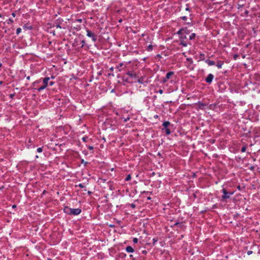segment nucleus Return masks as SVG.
<instances>
[{"label":"nucleus","instance_id":"11","mask_svg":"<svg viewBox=\"0 0 260 260\" xmlns=\"http://www.w3.org/2000/svg\"><path fill=\"white\" fill-rule=\"evenodd\" d=\"M170 124V123L169 121H165L162 123V125L165 127L167 128V127Z\"/></svg>","mask_w":260,"mask_h":260},{"label":"nucleus","instance_id":"38","mask_svg":"<svg viewBox=\"0 0 260 260\" xmlns=\"http://www.w3.org/2000/svg\"><path fill=\"white\" fill-rule=\"evenodd\" d=\"M181 44H182L183 45V46H186V44L182 43Z\"/></svg>","mask_w":260,"mask_h":260},{"label":"nucleus","instance_id":"1","mask_svg":"<svg viewBox=\"0 0 260 260\" xmlns=\"http://www.w3.org/2000/svg\"><path fill=\"white\" fill-rule=\"evenodd\" d=\"M66 212L70 215H77L81 212V210L79 208L72 209L67 208Z\"/></svg>","mask_w":260,"mask_h":260},{"label":"nucleus","instance_id":"17","mask_svg":"<svg viewBox=\"0 0 260 260\" xmlns=\"http://www.w3.org/2000/svg\"><path fill=\"white\" fill-rule=\"evenodd\" d=\"M204 54L203 53H200V57L201 59L204 60Z\"/></svg>","mask_w":260,"mask_h":260},{"label":"nucleus","instance_id":"48","mask_svg":"<svg viewBox=\"0 0 260 260\" xmlns=\"http://www.w3.org/2000/svg\"><path fill=\"white\" fill-rule=\"evenodd\" d=\"M153 240H154V242H155L156 241L154 240V239H153Z\"/></svg>","mask_w":260,"mask_h":260},{"label":"nucleus","instance_id":"20","mask_svg":"<svg viewBox=\"0 0 260 260\" xmlns=\"http://www.w3.org/2000/svg\"><path fill=\"white\" fill-rule=\"evenodd\" d=\"M21 31V29L20 28H18L16 30V34L18 35Z\"/></svg>","mask_w":260,"mask_h":260},{"label":"nucleus","instance_id":"40","mask_svg":"<svg viewBox=\"0 0 260 260\" xmlns=\"http://www.w3.org/2000/svg\"><path fill=\"white\" fill-rule=\"evenodd\" d=\"M26 79L27 80H29V76L27 77Z\"/></svg>","mask_w":260,"mask_h":260},{"label":"nucleus","instance_id":"8","mask_svg":"<svg viewBox=\"0 0 260 260\" xmlns=\"http://www.w3.org/2000/svg\"><path fill=\"white\" fill-rule=\"evenodd\" d=\"M214 76L212 74H210L207 77L206 81H212L213 79Z\"/></svg>","mask_w":260,"mask_h":260},{"label":"nucleus","instance_id":"35","mask_svg":"<svg viewBox=\"0 0 260 260\" xmlns=\"http://www.w3.org/2000/svg\"><path fill=\"white\" fill-rule=\"evenodd\" d=\"M53 83L54 82H50V85L52 86L53 85Z\"/></svg>","mask_w":260,"mask_h":260},{"label":"nucleus","instance_id":"12","mask_svg":"<svg viewBox=\"0 0 260 260\" xmlns=\"http://www.w3.org/2000/svg\"><path fill=\"white\" fill-rule=\"evenodd\" d=\"M184 30H185V29H184V28H181L180 29H179V30L177 31V34L178 35H182V32H183V31H184Z\"/></svg>","mask_w":260,"mask_h":260},{"label":"nucleus","instance_id":"34","mask_svg":"<svg viewBox=\"0 0 260 260\" xmlns=\"http://www.w3.org/2000/svg\"><path fill=\"white\" fill-rule=\"evenodd\" d=\"M127 74H128V75H130V76H132V73H129V72H128V73H127Z\"/></svg>","mask_w":260,"mask_h":260},{"label":"nucleus","instance_id":"51","mask_svg":"<svg viewBox=\"0 0 260 260\" xmlns=\"http://www.w3.org/2000/svg\"><path fill=\"white\" fill-rule=\"evenodd\" d=\"M133 260H136L135 259H133Z\"/></svg>","mask_w":260,"mask_h":260},{"label":"nucleus","instance_id":"45","mask_svg":"<svg viewBox=\"0 0 260 260\" xmlns=\"http://www.w3.org/2000/svg\"><path fill=\"white\" fill-rule=\"evenodd\" d=\"M157 115L154 116V117H157Z\"/></svg>","mask_w":260,"mask_h":260},{"label":"nucleus","instance_id":"25","mask_svg":"<svg viewBox=\"0 0 260 260\" xmlns=\"http://www.w3.org/2000/svg\"><path fill=\"white\" fill-rule=\"evenodd\" d=\"M130 206H131L132 208H133V209L135 208V207H136V205H135V204H131L130 205Z\"/></svg>","mask_w":260,"mask_h":260},{"label":"nucleus","instance_id":"3","mask_svg":"<svg viewBox=\"0 0 260 260\" xmlns=\"http://www.w3.org/2000/svg\"><path fill=\"white\" fill-rule=\"evenodd\" d=\"M86 32H87V36H88L89 38H92V41L95 42L96 41V38L95 36V35L90 30L87 29H86Z\"/></svg>","mask_w":260,"mask_h":260},{"label":"nucleus","instance_id":"9","mask_svg":"<svg viewBox=\"0 0 260 260\" xmlns=\"http://www.w3.org/2000/svg\"><path fill=\"white\" fill-rule=\"evenodd\" d=\"M126 251L127 252L132 253L134 251L133 248L130 246H127L125 248Z\"/></svg>","mask_w":260,"mask_h":260},{"label":"nucleus","instance_id":"36","mask_svg":"<svg viewBox=\"0 0 260 260\" xmlns=\"http://www.w3.org/2000/svg\"><path fill=\"white\" fill-rule=\"evenodd\" d=\"M82 140L83 141L85 142L86 141V138H82Z\"/></svg>","mask_w":260,"mask_h":260},{"label":"nucleus","instance_id":"49","mask_svg":"<svg viewBox=\"0 0 260 260\" xmlns=\"http://www.w3.org/2000/svg\"><path fill=\"white\" fill-rule=\"evenodd\" d=\"M153 240H154V242H155L156 241L154 240V239H153Z\"/></svg>","mask_w":260,"mask_h":260},{"label":"nucleus","instance_id":"24","mask_svg":"<svg viewBox=\"0 0 260 260\" xmlns=\"http://www.w3.org/2000/svg\"><path fill=\"white\" fill-rule=\"evenodd\" d=\"M50 79V78L49 77H46V78H44L43 79V81H44V82H46V81H48V80Z\"/></svg>","mask_w":260,"mask_h":260},{"label":"nucleus","instance_id":"16","mask_svg":"<svg viewBox=\"0 0 260 260\" xmlns=\"http://www.w3.org/2000/svg\"><path fill=\"white\" fill-rule=\"evenodd\" d=\"M131 179V176L130 174H128L126 177V178L125 179V180L126 181H128L130 180Z\"/></svg>","mask_w":260,"mask_h":260},{"label":"nucleus","instance_id":"15","mask_svg":"<svg viewBox=\"0 0 260 260\" xmlns=\"http://www.w3.org/2000/svg\"><path fill=\"white\" fill-rule=\"evenodd\" d=\"M165 132H166V134L167 135H170L171 134L170 130L169 128H165Z\"/></svg>","mask_w":260,"mask_h":260},{"label":"nucleus","instance_id":"2","mask_svg":"<svg viewBox=\"0 0 260 260\" xmlns=\"http://www.w3.org/2000/svg\"><path fill=\"white\" fill-rule=\"evenodd\" d=\"M223 196H222V200H225L230 198V195L232 194L233 193L228 192L226 191L225 188L222 189Z\"/></svg>","mask_w":260,"mask_h":260},{"label":"nucleus","instance_id":"30","mask_svg":"<svg viewBox=\"0 0 260 260\" xmlns=\"http://www.w3.org/2000/svg\"><path fill=\"white\" fill-rule=\"evenodd\" d=\"M12 15L13 17H15L16 16V14L15 13H12Z\"/></svg>","mask_w":260,"mask_h":260},{"label":"nucleus","instance_id":"43","mask_svg":"<svg viewBox=\"0 0 260 260\" xmlns=\"http://www.w3.org/2000/svg\"><path fill=\"white\" fill-rule=\"evenodd\" d=\"M111 92H114V89H112V90H111Z\"/></svg>","mask_w":260,"mask_h":260},{"label":"nucleus","instance_id":"4","mask_svg":"<svg viewBox=\"0 0 260 260\" xmlns=\"http://www.w3.org/2000/svg\"><path fill=\"white\" fill-rule=\"evenodd\" d=\"M126 67V64H124V63L123 62H121V63H120L119 64H118L116 68L119 71H121L122 70H123Z\"/></svg>","mask_w":260,"mask_h":260},{"label":"nucleus","instance_id":"27","mask_svg":"<svg viewBox=\"0 0 260 260\" xmlns=\"http://www.w3.org/2000/svg\"><path fill=\"white\" fill-rule=\"evenodd\" d=\"M252 253V251H251V250H249L247 251V254L248 255L251 254Z\"/></svg>","mask_w":260,"mask_h":260},{"label":"nucleus","instance_id":"18","mask_svg":"<svg viewBox=\"0 0 260 260\" xmlns=\"http://www.w3.org/2000/svg\"><path fill=\"white\" fill-rule=\"evenodd\" d=\"M55 26L57 28H61V26H60V23H57V22H55Z\"/></svg>","mask_w":260,"mask_h":260},{"label":"nucleus","instance_id":"26","mask_svg":"<svg viewBox=\"0 0 260 260\" xmlns=\"http://www.w3.org/2000/svg\"><path fill=\"white\" fill-rule=\"evenodd\" d=\"M248 13H249V12H248V10H245V12H244V14H245V15H244V16H247V15H248Z\"/></svg>","mask_w":260,"mask_h":260},{"label":"nucleus","instance_id":"33","mask_svg":"<svg viewBox=\"0 0 260 260\" xmlns=\"http://www.w3.org/2000/svg\"><path fill=\"white\" fill-rule=\"evenodd\" d=\"M79 186L80 187H81V188H83V185L82 184H80L79 185Z\"/></svg>","mask_w":260,"mask_h":260},{"label":"nucleus","instance_id":"31","mask_svg":"<svg viewBox=\"0 0 260 260\" xmlns=\"http://www.w3.org/2000/svg\"><path fill=\"white\" fill-rule=\"evenodd\" d=\"M158 92H159V93H160V94L162 93V92H163L162 90H161V89H160V90H159V91H158Z\"/></svg>","mask_w":260,"mask_h":260},{"label":"nucleus","instance_id":"37","mask_svg":"<svg viewBox=\"0 0 260 260\" xmlns=\"http://www.w3.org/2000/svg\"><path fill=\"white\" fill-rule=\"evenodd\" d=\"M89 149L92 150V149H93V147H92V146H90V147H89Z\"/></svg>","mask_w":260,"mask_h":260},{"label":"nucleus","instance_id":"5","mask_svg":"<svg viewBox=\"0 0 260 260\" xmlns=\"http://www.w3.org/2000/svg\"><path fill=\"white\" fill-rule=\"evenodd\" d=\"M174 74L173 72H168L166 76V78L164 79V81H166V80H169L170 79L171 76H173Z\"/></svg>","mask_w":260,"mask_h":260},{"label":"nucleus","instance_id":"44","mask_svg":"<svg viewBox=\"0 0 260 260\" xmlns=\"http://www.w3.org/2000/svg\"><path fill=\"white\" fill-rule=\"evenodd\" d=\"M184 31H185V32L186 33L188 32V31H186V29H185V30H184Z\"/></svg>","mask_w":260,"mask_h":260},{"label":"nucleus","instance_id":"19","mask_svg":"<svg viewBox=\"0 0 260 260\" xmlns=\"http://www.w3.org/2000/svg\"><path fill=\"white\" fill-rule=\"evenodd\" d=\"M37 152L39 153H41L43 151V149L42 147H39L37 150Z\"/></svg>","mask_w":260,"mask_h":260},{"label":"nucleus","instance_id":"10","mask_svg":"<svg viewBox=\"0 0 260 260\" xmlns=\"http://www.w3.org/2000/svg\"><path fill=\"white\" fill-rule=\"evenodd\" d=\"M44 84L43 86L38 88V91H41L42 90L44 89L48 86V82H44Z\"/></svg>","mask_w":260,"mask_h":260},{"label":"nucleus","instance_id":"28","mask_svg":"<svg viewBox=\"0 0 260 260\" xmlns=\"http://www.w3.org/2000/svg\"><path fill=\"white\" fill-rule=\"evenodd\" d=\"M12 22H13V20L12 19L10 18V19H8V23H12Z\"/></svg>","mask_w":260,"mask_h":260},{"label":"nucleus","instance_id":"21","mask_svg":"<svg viewBox=\"0 0 260 260\" xmlns=\"http://www.w3.org/2000/svg\"><path fill=\"white\" fill-rule=\"evenodd\" d=\"M133 241L134 243H137L138 241V240L137 238H134L133 240Z\"/></svg>","mask_w":260,"mask_h":260},{"label":"nucleus","instance_id":"7","mask_svg":"<svg viewBox=\"0 0 260 260\" xmlns=\"http://www.w3.org/2000/svg\"><path fill=\"white\" fill-rule=\"evenodd\" d=\"M223 61L222 60H218L216 66L218 69H221L223 64Z\"/></svg>","mask_w":260,"mask_h":260},{"label":"nucleus","instance_id":"22","mask_svg":"<svg viewBox=\"0 0 260 260\" xmlns=\"http://www.w3.org/2000/svg\"><path fill=\"white\" fill-rule=\"evenodd\" d=\"M246 149V147L245 146L243 147L241 149V152H245Z\"/></svg>","mask_w":260,"mask_h":260},{"label":"nucleus","instance_id":"29","mask_svg":"<svg viewBox=\"0 0 260 260\" xmlns=\"http://www.w3.org/2000/svg\"><path fill=\"white\" fill-rule=\"evenodd\" d=\"M185 10H186V11H190V9H189V8L188 7V5H186V8H185Z\"/></svg>","mask_w":260,"mask_h":260},{"label":"nucleus","instance_id":"23","mask_svg":"<svg viewBox=\"0 0 260 260\" xmlns=\"http://www.w3.org/2000/svg\"><path fill=\"white\" fill-rule=\"evenodd\" d=\"M182 20L185 21L187 20V17L186 16H182L180 18Z\"/></svg>","mask_w":260,"mask_h":260},{"label":"nucleus","instance_id":"50","mask_svg":"<svg viewBox=\"0 0 260 260\" xmlns=\"http://www.w3.org/2000/svg\"><path fill=\"white\" fill-rule=\"evenodd\" d=\"M2 83V82H0V84H1Z\"/></svg>","mask_w":260,"mask_h":260},{"label":"nucleus","instance_id":"32","mask_svg":"<svg viewBox=\"0 0 260 260\" xmlns=\"http://www.w3.org/2000/svg\"><path fill=\"white\" fill-rule=\"evenodd\" d=\"M238 55H235L234 56V58L235 59H236Z\"/></svg>","mask_w":260,"mask_h":260},{"label":"nucleus","instance_id":"14","mask_svg":"<svg viewBox=\"0 0 260 260\" xmlns=\"http://www.w3.org/2000/svg\"><path fill=\"white\" fill-rule=\"evenodd\" d=\"M152 46L151 45H149L147 48V50L148 51H151L152 50Z\"/></svg>","mask_w":260,"mask_h":260},{"label":"nucleus","instance_id":"41","mask_svg":"<svg viewBox=\"0 0 260 260\" xmlns=\"http://www.w3.org/2000/svg\"><path fill=\"white\" fill-rule=\"evenodd\" d=\"M128 119H129V118H126V119H125V121H127V120H128Z\"/></svg>","mask_w":260,"mask_h":260},{"label":"nucleus","instance_id":"47","mask_svg":"<svg viewBox=\"0 0 260 260\" xmlns=\"http://www.w3.org/2000/svg\"><path fill=\"white\" fill-rule=\"evenodd\" d=\"M157 115L154 116V117H157Z\"/></svg>","mask_w":260,"mask_h":260},{"label":"nucleus","instance_id":"6","mask_svg":"<svg viewBox=\"0 0 260 260\" xmlns=\"http://www.w3.org/2000/svg\"><path fill=\"white\" fill-rule=\"evenodd\" d=\"M205 62L208 65V66H213V65H215V62L213 61V60H209V59H206L205 60Z\"/></svg>","mask_w":260,"mask_h":260},{"label":"nucleus","instance_id":"46","mask_svg":"<svg viewBox=\"0 0 260 260\" xmlns=\"http://www.w3.org/2000/svg\"><path fill=\"white\" fill-rule=\"evenodd\" d=\"M157 115L154 116V117H157Z\"/></svg>","mask_w":260,"mask_h":260},{"label":"nucleus","instance_id":"42","mask_svg":"<svg viewBox=\"0 0 260 260\" xmlns=\"http://www.w3.org/2000/svg\"><path fill=\"white\" fill-rule=\"evenodd\" d=\"M2 66V63L0 62V67Z\"/></svg>","mask_w":260,"mask_h":260},{"label":"nucleus","instance_id":"13","mask_svg":"<svg viewBox=\"0 0 260 260\" xmlns=\"http://www.w3.org/2000/svg\"><path fill=\"white\" fill-rule=\"evenodd\" d=\"M195 37H196V34L194 33H192L189 36V39L192 40L195 38Z\"/></svg>","mask_w":260,"mask_h":260},{"label":"nucleus","instance_id":"39","mask_svg":"<svg viewBox=\"0 0 260 260\" xmlns=\"http://www.w3.org/2000/svg\"><path fill=\"white\" fill-rule=\"evenodd\" d=\"M78 21L81 22L82 21V19H79V20H78Z\"/></svg>","mask_w":260,"mask_h":260}]
</instances>
